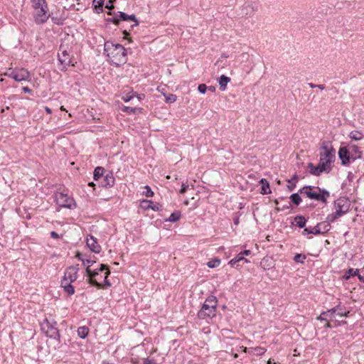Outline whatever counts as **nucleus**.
<instances>
[{"instance_id":"nucleus-55","label":"nucleus","mask_w":364,"mask_h":364,"mask_svg":"<svg viewBox=\"0 0 364 364\" xmlns=\"http://www.w3.org/2000/svg\"><path fill=\"white\" fill-rule=\"evenodd\" d=\"M316 87H318L321 90H323L325 89V85H316Z\"/></svg>"},{"instance_id":"nucleus-43","label":"nucleus","mask_w":364,"mask_h":364,"mask_svg":"<svg viewBox=\"0 0 364 364\" xmlns=\"http://www.w3.org/2000/svg\"><path fill=\"white\" fill-rule=\"evenodd\" d=\"M311 229H312L311 232L314 235H319V234L322 233L318 225L311 228Z\"/></svg>"},{"instance_id":"nucleus-38","label":"nucleus","mask_w":364,"mask_h":364,"mask_svg":"<svg viewBox=\"0 0 364 364\" xmlns=\"http://www.w3.org/2000/svg\"><path fill=\"white\" fill-rule=\"evenodd\" d=\"M148 202L150 203L149 207L150 208H151L152 210L158 211V210H160L161 209V205L159 203H154L151 201H148Z\"/></svg>"},{"instance_id":"nucleus-39","label":"nucleus","mask_w":364,"mask_h":364,"mask_svg":"<svg viewBox=\"0 0 364 364\" xmlns=\"http://www.w3.org/2000/svg\"><path fill=\"white\" fill-rule=\"evenodd\" d=\"M107 21L112 22L113 23L117 25L119 23V15L114 14L112 18H108L107 19Z\"/></svg>"},{"instance_id":"nucleus-25","label":"nucleus","mask_w":364,"mask_h":364,"mask_svg":"<svg viewBox=\"0 0 364 364\" xmlns=\"http://www.w3.org/2000/svg\"><path fill=\"white\" fill-rule=\"evenodd\" d=\"M240 261L249 262V261L241 254V252H240L235 257H234L229 262V264L231 266H235L237 262Z\"/></svg>"},{"instance_id":"nucleus-11","label":"nucleus","mask_w":364,"mask_h":364,"mask_svg":"<svg viewBox=\"0 0 364 364\" xmlns=\"http://www.w3.org/2000/svg\"><path fill=\"white\" fill-rule=\"evenodd\" d=\"M5 75L14 79L16 82L29 80L30 79V73L23 68L18 70L9 68L5 73Z\"/></svg>"},{"instance_id":"nucleus-19","label":"nucleus","mask_w":364,"mask_h":364,"mask_svg":"<svg viewBox=\"0 0 364 364\" xmlns=\"http://www.w3.org/2000/svg\"><path fill=\"white\" fill-rule=\"evenodd\" d=\"M73 282H67L65 280H61V287L68 295L75 294V287L72 285Z\"/></svg>"},{"instance_id":"nucleus-33","label":"nucleus","mask_w":364,"mask_h":364,"mask_svg":"<svg viewBox=\"0 0 364 364\" xmlns=\"http://www.w3.org/2000/svg\"><path fill=\"white\" fill-rule=\"evenodd\" d=\"M350 137L355 141H359L362 139V134L359 132L355 131L350 133Z\"/></svg>"},{"instance_id":"nucleus-41","label":"nucleus","mask_w":364,"mask_h":364,"mask_svg":"<svg viewBox=\"0 0 364 364\" xmlns=\"http://www.w3.org/2000/svg\"><path fill=\"white\" fill-rule=\"evenodd\" d=\"M198 90L201 94H205L208 90V87L205 84H200L198 85Z\"/></svg>"},{"instance_id":"nucleus-5","label":"nucleus","mask_w":364,"mask_h":364,"mask_svg":"<svg viewBox=\"0 0 364 364\" xmlns=\"http://www.w3.org/2000/svg\"><path fill=\"white\" fill-rule=\"evenodd\" d=\"M334 207L336 211L327 216V220L330 223L334 222L348 211L350 201L346 198L341 197L334 202Z\"/></svg>"},{"instance_id":"nucleus-54","label":"nucleus","mask_w":364,"mask_h":364,"mask_svg":"<svg viewBox=\"0 0 364 364\" xmlns=\"http://www.w3.org/2000/svg\"><path fill=\"white\" fill-rule=\"evenodd\" d=\"M76 257L83 262V264H85V259L81 257V255L80 253H77Z\"/></svg>"},{"instance_id":"nucleus-12","label":"nucleus","mask_w":364,"mask_h":364,"mask_svg":"<svg viewBox=\"0 0 364 364\" xmlns=\"http://www.w3.org/2000/svg\"><path fill=\"white\" fill-rule=\"evenodd\" d=\"M361 155V151H358V155H353L350 151L349 148L345 146L341 147L338 151V156L341 160V164L343 165L349 164L351 160L355 161L357 159H360Z\"/></svg>"},{"instance_id":"nucleus-46","label":"nucleus","mask_w":364,"mask_h":364,"mask_svg":"<svg viewBox=\"0 0 364 364\" xmlns=\"http://www.w3.org/2000/svg\"><path fill=\"white\" fill-rule=\"evenodd\" d=\"M143 364H156L154 359L145 358L144 359Z\"/></svg>"},{"instance_id":"nucleus-13","label":"nucleus","mask_w":364,"mask_h":364,"mask_svg":"<svg viewBox=\"0 0 364 364\" xmlns=\"http://www.w3.org/2000/svg\"><path fill=\"white\" fill-rule=\"evenodd\" d=\"M34 11V21L37 24H42L47 21L50 16V14H48V6H46V8L42 7Z\"/></svg>"},{"instance_id":"nucleus-36","label":"nucleus","mask_w":364,"mask_h":364,"mask_svg":"<svg viewBox=\"0 0 364 364\" xmlns=\"http://www.w3.org/2000/svg\"><path fill=\"white\" fill-rule=\"evenodd\" d=\"M306 259V256L301 254H297L294 257V261L296 262L304 263V259Z\"/></svg>"},{"instance_id":"nucleus-34","label":"nucleus","mask_w":364,"mask_h":364,"mask_svg":"<svg viewBox=\"0 0 364 364\" xmlns=\"http://www.w3.org/2000/svg\"><path fill=\"white\" fill-rule=\"evenodd\" d=\"M220 260L218 259H212V260L209 261L208 262L207 265L210 268H214V267H218L220 265Z\"/></svg>"},{"instance_id":"nucleus-59","label":"nucleus","mask_w":364,"mask_h":364,"mask_svg":"<svg viewBox=\"0 0 364 364\" xmlns=\"http://www.w3.org/2000/svg\"><path fill=\"white\" fill-rule=\"evenodd\" d=\"M241 348L242 349V351L244 353H247V352L248 353V349L249 348H247V347L242 346Z\"/></svg>"},{"instance_id":"nucleus-4","label":"nucleus","mask_w":364,"mask_h":364,"mask_svg":"<svg viewBox=\"0 0 364 364\" xmlns=\"http://www.w3.org/2000/svg\"><path fill=\"white\" fill-rule=\"evenodd\" d=\"M217 304L216 297L211 296L207 299L198 311V317L200 319H209L214 317L216 314Z\"/></svg>"},{"instance_id":"nucleus-14","label":"nucleus","mask_w":364,"mask_h":364,"mask_svg":"<svg viewBox=\"0 0 364 364\" xmlns=\"http://www.w3.org/2000/svg\"><path fill=\"white\" fill-rule=\"evenodd\" d=\"M79 271L78 265L70 266L65 269L64 277L62 280L67 282H74L77 278V272Z\"/></svg>"},{"instance_id":"nucleus-15","label":"nucleus","mask_w":364,"mask_h":364,"mask_svg":"<svg viewBox=\"0 0 364 364\" xmlns=\"http://www.w3.org/2000/svg\"><path fill=\"white\" fill-rule=\"evenodd\" d=\"M308 168H309V172L311 174L317 176H320L323 172L328 173L331 169V168H326L325 166H323V164H321L320 162L316 166H314L312 163H309L308 164Z\"/></svg>"},{"instance_id":"nucleus-48","label":"nucleus","mask_w":364,"mask_h":364,"mask_svg":"<svg viewBox=\"0 0 364 364\" xmlns=\"http://www.w3.org/2000/svg\"><path fill=\"white\" fill-rule=\"evenodd\" d=\"M312 229L311 228H304V230H303V235H309V234H312Z\"/></svg>"},{"instance_id":"nucleus-58","label":"nucleus","mask_w":364,"mask_h":364,"mask_svg":"<svg viewBox=\"0 0 364 364\" xmlns=\"http://www.w3.org/2000/svg\"><path fill=\"white\" fill-rule=\"evenodd\" d=\"M248 353L250 354H255V352L254 351V348H249L248 349Z\"/></svg>"},{"instance_id":"nucleus-57","label":"nucleus","mask_w":364,"mask_h":364,"mask_svg":"<svg viewBox=\"0 0 364 364\" xmlns=\"http://www.w3.org/2000/svg\"><path fill=\"white\" fill-rule=\"evenodd\" d=\"M208 90L211 91V92H215V87L214 86H209L208 87Z\"/></svg>"},{"instance_id":"nucleus-6","label":"nucleus","mask_w":364,"mask_h":364,"mask_svg":"<svg viewBox=\"0 0 364 364\" xmlns=\"http://www.w3.org/2000/svg\"><path fill=\"white\" fill-rule=\"evenodd\" d=\"M323 151L320 153V163L323 164L326 168H331V164L335 159V151L328 142H323L321 146Z\"/></svg>"},{"instance_id":"nucleus-52","label":"nucleus","mask_w":364,"mask_h":364,"mask_svg":"<svg viewBox=\"0 0 364 364\" xmlns=\"http://www.w3.org/2000/svg\"><path fill=\"white\" fill-rule=\"evenodd\" d=\"M22 90H23V91L24 92H27V93H31V92H32V90H31V89H30L28 87H23L22 88Z\"/></svg>"},{"instance_id":"nucleus-10","label":"nucleus","mask_w":364,"mask_h":364,"mask_svg":"<svg viewBox=\"0 0 364 364\" xmlns=\"http://www.w3.org/2000/svg\"><path fill=\"white\" fill-rule=\"evenodd\" d=\"M349 313L348 311H344L340 306H336L327 311L323 312L318 318L321 321H327V317H328L331 320H333L336 319V316L347 317Z\"/></svg>"},{"instance_id":"nucleus-44","label":"nucleus","mask_w":364,"mask_h":364,"mask_svg":"<svg viewBox=\"0 0 364 364\" xmlns=\"http://www.w3.org/2000/svg\"><path fill=\"white\" fill-rule=\"evenodd\" d=\"M188 188V184L183 183L181 185V188L180 190V193L183 194L186 192L187 189Z\"/></svg>"},{"instance_id":"nucleus-31","label":"nucleus","mask_w":364,"mask_h":364,"mask_svg":"<svg viewBox=\"0 0 364 364\" xmlns=\"http://www.w3.org/2000/svg\"><path fill=\"white\" fill-rule=\"evenodd\" d=\"M290 199L293 203H294L296 205H299V203L301 201V198L300 196L298 193H293L290 196Z\"/></svg>"},{"instance_id":"nucleus-45","label":"nucleus","mask_w":364,"mask_h":364,"mask_svg":"<svg viewBox=\"0 0 364 364\" xmlns=\"http://www.w3.org/2000/svg\"><path fill=\"white\" fill-rule=\"evenodd\" d=\"M115 0H109V1L107 3L106 6H105V8L111 10L112 9H114V1Z\"/></svg>"},{"instance_id":"nucleus-2","label":"nucleus","mask_w":364,"mask_h":364,"mask_svg":"<svg viewBox=\"0 0 364 364\" xmlns=\"http://www.w3.org/2000/svg\"><path fill=\"white\" fill-rule=\"evenodd\" d=\"M87 276L88 277V282L97 287L102 288L101 283L98 282L97 279H101L104 278L105 285L107 287L110 286V283L107 280V277L110 274L109 270V267L107 265L102 264L99 269H96L95 270H92L89 267L86 268Z\"/></svg>"},{"instance_id":"nucleus-63","label":"nucleus","mask_w":364,"mask_h":364,"mask_svg":"<svg viewBox=\"0 0 364 364\" xmlns=\"http://www.w3.org/2000/svg\"><path fill=\"white\" fill-rule=\"evenodd\" d=\"M325 326L327 327V328H331V325H330V323L328 322H327L326 323Z\"/></svg>"},{"instance_id":"nucleus-26","label":"nucleus","mask_w":364,"mask_h":364,"mask_svg":"<svg viewBox=\"0 0 364 364\" xmlns=\"http://www.w3.org/2000/svg\"><path fill=\"white\" fill-rule=\"evenodd\" d=\"M294 220L296 223V225L299 228H304L306 220L304 216L297 215L294 218Z\"/></svg>"},{"instance_id":"nucleus-24","label":"nucleus","mask_w":364,"mask_h":364,"mask_svg":"<svg viewBox=\"0 0 364 364\" xmlns=\"http://www.w3.org/2000/svg\"><path fill=\"white\" fill-rule=\"evenodd\" d=\"M104 1L105 0H93L92 5H93L95 11L97 14H100V12H102L103 11L102 8H103V4H104Z\"/></svg>"},{"instance_id":"nucleus-7","label":"nucleus","mask_w":364,"mask_h":364,"mask_svg":"<svg viewBox=\"0 0 364 364\" xmlns=\"http://www.w3.org/2000/svg\"><path fill=\"white\" fill-rule=\"evenodd\" d=\"M58 57V60L62 66L60 68L61 70H65L68 66L70 65H74V64L73 63V60L70 55V50L68 47H65L63 44H61L60 46Z\"/></svg>"},{"instance_id":"nucleus-27","label":"nucleus","mask_w":364,"mask_h":364,"mask_svg":"<svg viewBox=\"0 0 364 364\" xmlns=\"http://www.w3.org/2000/svg\"><path fill=\"white\" fill-rule=\"evenodd\" d=\"M181 217V213L180 211H176V212H173L171 214V215L169 216V218L166 220L167 221H169V222H172V223H174V222H176L178 221Z\"/></svg>"},{"instance_id":"nucleus-42","label":"nucleus","mask_w":364,"mask_h":364,"mask_svg":"<svg viewBox=\"0 0 364 364\" xmlns=\"http://www.w3.org/2000/svg\"><path fill=\"white\" fill-rule=\"evenodd\" d=\"M349 149L353 155H358V151H360L358 147L355 145L350 146Z\"/></svg>"},{"instance_id":"nucleus-53","label":"nucleus","mask_w":364,"mask_h":364,"mask_svg":"<svg viewBox=\"0 0 364 364\" xmlns=\"http://www.w3.org/2000/svg\"><path fill=\"white\" fill-rule=\"evenodd\" d=\"M241 254L245 257V256H248L251 254V251L250 250H244L242 252H241Z\"/></svg>"},{"instance_id":"nucleus-35","label":"nucleus","mask_w":364,"mask_h":364,"mask_svg":"<svg viewBox=\"0 0 364 364\" xmlns=\"http://www.w3.org/2000/svg\"><path fill=\"white\" fill-rule=\"evenodd\" d=\"M144 189L146 191L143 193V195H144L146 197H152L154 196V192L151 191L149 186H146Z\"/></svg>"},{"instance_id":"nucleus-64","label":"nucleus","mask_w":364,"mask_h":364,"mask_svg":"<svg viewBox=\"0 0 364 364\" xmlns=\"http://www.w3.org/2000/svg\"><path fill=\"white\" fill-rule=\"evenodd\" d=\"M88 185H89L90 186H95V184H94V183H93V182H90V183H88Z\"/></svg>"},{"instance_id":"nucleus-51","label":"nucleus","mask_w":364,"mask_h":364,"mask_svg":"<svg viewBox=\"0 0 364 364\" xmlns=\"http://www.w3.org/2000/svg\"><path fill=\"white\" fill-rule=\"evenodd\" d=\"M50 236L53 239H58L60 237L59 235L56 232H55V231H52L50 232Z\"/></svg>"},{"instance_id":"nucleus-32","label":"nucleus","mask_w":364,"mask_h":364,"mask_svg":"<svg viewBox=\"0 0 364 364\" xmlns=\"http://www.w3.org/2000/svg\"><path fill=\"white\" fill-rule=\"evenodd\" d=\"M297 179H298L297 175L294 174L291 179L288 180V182L289 183H291V185L287 186V188L289 191H292L295 188L296 182L297 181Z\"/></svg>"},{"instance_id":"nucleus-56","label":"nucleus","mask_w":364,"mask_h":364,"mask_svg":"<svg viewBox=\"0 0 364 364\" xmlns=\"http://www.w3.org/2000/svg\"><path fill=\"white\" fill-rule=\"evenodd\" d=\"M45 110L46 112L48 113V114H51L52 113V110L50 108H49L48 107H45Z\"/></svg>"},{"instance_id":"nucleus-23","label":"nucleus","mask_w":364,"mask_h":364,"mask_svg":"<svg viewBox=\"0 0 364 364\" xmlns=\"http://www.w3.org/2000/svg\"><path fill=\"white\" fill-rule=\"evenodd\" d=\"M31 1L32 3V7L34 10L42 7L46 8L48 6L46 0H31Z\"/></svg>"},{"instance_id":"nucleus-8","label":"nucleus","mask_w":364,"mask_h":364,"mask_svg":"<svg viewBox=\"0 0 364 364\" xmlns=\"http://www.w3.org/2000/svg\"><path fill=\"white\" fill-rule=\"evenodd\" d=\"M57 323L54 321H50L46 318L41 323V330L50 338L58 339L60 338L59 331L56 326Z\"/></svg>"},{"instance_id":"nucleus-60","label":"nucleus","mask_w":364,"mask_h":364,"mask_svg":"<svg viewBox=\"0 0 364 364\" xmlns=\"http://www.w3.org/2000/svg\"><path fill=\"white\" fill-rule=\"evenodd\" d=\"M357 275H358V279H359L361 282H364V277H363V276H361V275H360V274H358Z\"/></svg>"},{"instance_id":"nucleus-9","label":"nucleus","mask_w":364,"mask_h":364,"mask_svg":"<svg viewBox=\"0 0 364 364\" xmlns=\"http://www.w3.org/2000/svg\"><path fill=\"white\" fill-rule=\"evenodd\" d=\"M55 200L59 206L63 208L70 209L76 206L73 198L63 192H56L55 193Z\"/></svg>"},{"instance_id":"nucleus-3","label":"nucleus","mask_w":364,"mask_h":364,"mask_svg":"<svg viewBox=\"0 0 364 364\" xmlns=\"http://www.w3.org/2000/svg\"><path fill=\"white\" fill-rule=\"evenodd\" d=\"M300 193L304 194L307 198L326 203L327 198L330 196V193L321 189L318 186H307L303 187L300 191Z\"/></svg>"},{"instance_id":"nucleus-16","label":"nucleus","mask_w":364,"mask_h":364,"mask_svg":"<svg viewBox=\"0 0 364 364\" xmlns=\"http://www.w3.org/2000/svg\"><path fill=\"white\" fill-rule=\"evenodd\" d=\"M87 245L95 253H99L101 251V247L97 243V239L93 236L87 238Z\"/></svg>"},{"instance_id":"nucleus-29","label":"nucleus","mask_w":364,"mask_h":364,"mask_svg":"<svg viewBox=\"0 0 364 364\" xmlns=\"http://www.w3.org/2000/svg\"><path fill=\"white\" fill-rule=\"evenodd\" d=\"M88 332L89 329L86 326L79 327L77 329L78 336L82 338H85L87 336Z\"/></svg>"},{"instance_id":"nucleus-21","label":"nucleus","mask_w":364,"mask_h":364,"mask_svg":"<svg viewBox=\"0 0 364 364\" xmlns=\"http://www.w3.org/2000/svg\"><path fill=\"white\" fill-rule=\"evenodd\" d=\"M230 82V78L224 75H221L218 79V82L220 85V89L224 91L226 89L228 83Z\"/></svg>"},{"instance_id":"nucleus-37","label":"nucleus","mask_w":364,"mask_h":364,"mask_svg":"<svg viewBox=\"0 0 364 364\" xmlns=\"http://www.w3.org/2000/svg\"><path fill=\"white\" fill-rule=\"evenodd\" d=\"M176 99H177L176 95L170 94L166 97V102L173 103V102H176Z\"/></svg>"},{"instance_id":"nucleus-47","label":"nucleus","mask_w":364,"mask_h":364,"mask_svg":"<svg viewBox=\"0 0 364 364\" xmlns=\"http://www.w3.org/2000/svg\"><path fill=\"white\" fill-rule=\"evenodd\" d=\"M136 109L132 107H124V111L128 113H134Z\"/></svg>"},{"instance_id":"nucleus-30","label":"nucleus","mask_w":364,"mask_h":364,"mask_svg":"<svg viewBox=\"0 0 364 364\" xmlns=\"http://www.w3.org/2000/svg\"><path fill=\"white\" fill-rule=\"evenodd\" d=\"M358 272V269H349L344 274L343 278L348 279L350 277L357 275Z\"/></svg>"},{"instance_id":"nucleus-40","label":"nucleus","mask_w":364,"mask_h":364,"mask_svg":"<svg viewBox=\"0 0 364 364\" xmlns=\"http://www.w3.org/2000/svg\"><path fill=\"white\" fill-rule=\"evenodd\" d=\"M255 354L257 355H262L266 352V349L262 347H256L254 348Z\"/></svg>"},{"instance_id":"nucleus-50","label":"nucleus","mask_w":364,"mask_h":364,"mask_svg":"<svg viewBox=\"0 0 364 364\" xmlns=\"http://www.w3.org/2000/svg\"><path fill=\"white\" fill-rule=\"evenodd\" d=\"M85 265H87V267H89V268H90V266L92 265L95 262V261L90 260V259H85Z\"/></svg>"},{"instance_id":"nucleus-20","label":"nucleus","mask_w":364,"mask_h":364,"mask_svg":"<svg viewBox=\"0 0 364 364\" xmlns=\"http://www.w3.org/2000/svg\"><path fill=\"white\" fill-rule=\"evenodd\" d=\"M260 184L262 185L261 187V193L263 195H266L271 193V191L269 189V182L265 178H262L259 181Z\"/></svg>"},{"instance_id":"nucleus-18","label":"nucleus","mask_w":364,"mask_h":364,"mask_svg":"<svg viewBox=\"0 0 364 364\" xmlns=\"http://www.w3.org/2000/svg\"><path fill=\"white\" fill-rule=\"evenodd\" d=\"M119 21L120 20H122V21H132L135 22L134 26H138V24H139L138 21H137L135 15H134V14L128 15L122 11H119ZM132 26L133 27L134 25Z\"/></svg>"},{"instance_id":"nucleus-17","label":"nucleus","mask_w":364,"mask_h":364,"mask_svg":"<svg viewBox=\"0 0 364 364\" xmlns=\"http://www.w3.org/2000/svg\"><path fill=\"white\" fill-rule=\"evenodd\" d=\"M257 11V6L252 2L247 3L242 9L245 15L252 16L255 11Z\"/></svg>"},{"instance_id":"nucleus-28","label":"nucleus","mask_w":364,"mask_h":364,"mask_svg":"<svg viewBox=\"0 0 364 364\" xmlns=\"http://www.w3.org/2000/svg\"><path fill=\"white\" fill-rule=\"evenodd\" d=\"M104 171H105V169L102 167H100V166L96 167L94 171V179L95 181H97L100 177H102L104 173Z\"/></svg>"},{"instance_id":"nucleus-62","label":"nucleus","mask_w":364,"mask_h":364,"mask_svg":"<svg viewBox=\"0 0 364 364\" xmlns=\"http://www.w3.org/2000/svg\"><path fill=\"white\" fill-rule=\"evenodd\" d=\"M234 223H235V225H238V223H239V218H236V219L234 220Z\"/></svg>"},{"instance_id":"nucleus-49","label":"nucleus","mask_w":364,"mask_h":364,"mask_svg":"<svg viewBox=\"0 0 364 364\" xmlns=\"http://www.w3.org/2000/svg\"><path fill=\"white\" fill-rule=\"evenodd\" d=\"M132 98H133V95H127L126 96H123V97H122V100H123L124 102H129V101H130Z\"/></svg>"},{"instance_id":"nucleus-22","label":"nucleus","mask_w":364,"mask_h":364,"mask_svg":"<svg viewBox=\"0 0 364 364\" xmlns=\"http://www.w3.org/2000/svg\"><path fill=\"white\" fill-rule=\"evenodd\" d=\"M114 178L112 173L107 174L104 178V186L105 187H112L114 183Z\"/></svg>"},{"instance_id":"nucleus-61","label":"nucleus","mask_w":364,"mask_h":364,"mask_svg":"<svg viewBox=\"0 0 364 364\" xmlns=\"http://www.w3.org/2000/svg\"><path fill=\"white\" fill-rule=\"evenodd\" d=\"M309 87H311V88L316 87V85L313 84V83H311V82L309 83Z\"/></svg>"},{"instance_id":"nucleus-1","label":"nucleus","mask_w":364,"mask_h":364,"mask_svg":"<svg viewBox=\"0 0 364 364\" xmlns=\"http://www.w3.org/2000/svg\"><path fill=\"white\" fill-rule=\"evenodd\" d=\"M104 53L107 57V60L113 65H121L127 61V53L124 47L119 43H114L111 41H107L104 46Z\"/></svg>"}]
</instances>
